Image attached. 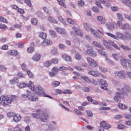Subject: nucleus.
<instances>
[{
	"instance_id": "69168bd1",
	"label": "nucleus",
	"mask_w": 131,
	"mask_h": 131,
	"mask_svg": "<svg viewBox=\"0 0 131 131\" xmlns=\"http://www.w3.org/2000/svg\"><path fill=\"white\" fill-rule=\"evenodd\" d=\"M92 10L94 12L96 13H98L99 11V9L96 7L95 6H94L92 8Z\"/></svg>"
},
{
	"instance_id": "5fc2aeb1",
	"label": "nucleus",
	"mask_w": 131,
	"mask_h": 131,
	"mask_svg": "<svg viewBox=\"0 0 131 131\" xmlns=\"http://www.w3.org/2000/svg\"><path fill=\"white\" fill-rule=\"evenodd\" d=\"M78 4L79 6H83L84 5V2L83 1L81 0L78 2Z\"/></svg>"
},
{
	"instance_id": "0eeeda50",
	"label": "nucleus",
	"mask_w": 131,
	"mask_h": 131,
	"mask_svg": "<svg viewBox=\"0 0 131 131\" xmlns=\"http://www.w3.org/2000/svg\"><path fill=\"white\" fill-rule=\"evenodd\" d=\"M86 60L89 64L92 67H96L98 66L96 62L91 58L88 57L86 58Z\"/></svg>"
},
{
	"instance_id": "49530a36",
	"label": "nucleus",
	"mask_w": 131,
	"mask_h": 131,
	"mask_svg": "<svg viewBox=\"0 0 131 131\" xmlns=\"http://www.w3.org/2000/svg\"><path fill=\"white\" fill-rule=\"evenodd\" d=\"M84 80H85L86 81L88 82H90V80L89 78L86 76H82L81 77Z\"/></svg>"
},
{
	"instance_id": "680f3d73",
	"label": "nucleus",
	"mask_w": 131,
	"mask_h": 131,
	"mask_svg": "<svg viewBox=\"0 0 131 131\" xmlns=\"http://www.w3.org/2000/svg\"><path fill=\"white\" fill-rule=\"evenodd\" d=\"M91 89V88L90 86H89L88 87H84L83 88V90L85 92H88L89 91L90 89Z\"/></svg>"
},
{
	"instance_id": "4c0bfd02",
	"label": "nucleus",
	"mask_w": 131,
	"mask_h": 131,
	"mask_svg": "<svg viewBox=\"0 0 131 131\" xmlns=\"http://www.w3.org/2000/svg\"><path fill=\"white\" fill-rule=\"evenodd\" d=\"M106 60L107 63L111 65L114 64L113 62L110 59L105 56Z\"/></svg>"
},
{
	"instance_id": "6e6d98bb",
	"label": "nucleus",
	"mask_w": 131,
	"mask_h": 131,
	"mask_svg": "<svg viewBox=\"0 0 131 131\" xmlns=\"http://www.w3.org/2000/svg\"><path fill=\"white\" fill-rule=\"evenodd\" d=\"M49 75L51 77H53L56 76L57 74L56 72H54L53 71L50 72L49 73Z\"/></svg>"
},
{
	"instance_id": "aec40b11",
	"label": "nucleus",
	"mask_w": 131,
	"mask_h": 131,
	"mask_svg": "<svg viewBox=\"0 0 131 131\" xmlns=\"http://www.w3.org/2000/svg\"><path fill=\"white\" fill-rule=\"evenodd\" d=\"M128 60L124 59H122L121 60V63L124 68L126 67L127 63H128Z\"/></svg>"
},
{
	"instance_id": "f3484780",
	"label": "nucleus",
	"mask_w": 131,
	"mask_h": 131,
	"mask_svg": "<svg viewBox=\"0 0 131 131\" xmlns=\"http://www.w3.org/2000/svg\"><path fill=\"white\" fill-rule=\"evenodd\" d=\"M7 52L8 54L11 56H15L18 54V52L15 50H10Z\"/></svg>"
},
{
	"instance_id": "0e129e2a",
	"label": "nucleus",
	"mask_w": 131,
	"mask_h": 131,
	"mask_svg": "<svg viewBox=\"0 0 131 131\" xmlns=\"http://www.w3.org/2000/svg\"><path fill=\"white\" fill-rule=\"evenodd\" d=\"M125 128V126L121 124L118 125L117 126V128L119 129H124Z\"/></svg>"
},
{
	"instance_id": "603ef678",
	"label": "nucleus",
	"mask_w": 131,
	"mask_h": 131,
	"mask_svg": "<svg viewBox=\"0 0 131 131\" xmlns=\"http://www.w3.org/2000/svg\"><path fill=\"white\" fill-rule=\"evenodd\" d=\"M17 85L19 87L22 88L25 86H27V85L25 83H21L18 84Z\"/></svg>"
},
{
	"instance_id": "e433bc0d",
	"label": "nucleus",
	"mask_w": 131,
	"mask_h": 131,
	"mask_svg": "<svg viewBox=\"0 0 131 131\" xmlns=\"http://www.w3.org/2000/svg\"><path fill=\"white\" fill-rule=\"evenodd\" d=\"M103 43L105 47L108 49H110L111 47L109 46V42L106 41V40H103Z\"/></svg>"
},
{
	"instance_id": "7c9ffc66",
	"label": "nucleus",
	"mask_w": 131,
	"mask_h": 131,
	"mask_svg": "<svg viewBox=\"0 0 131 131\" xmlns=\"http://www.w3.org/2000/svg\"><path fill=\"white\" fill-rule=\"evenodd\" d=\"M46 125L48 126L49 129L51 130H53L55 129V128L52 126V125H51V124L49 123H46Z\"/></svg>"
},
{
	"instance_id": "393cba45",
	"label": "nucleus",
	"mask_w": 131,
	"mask_h": 131,
	"mask_svg": "<svg viewBox=\"0 0 131 131\" xmlns=\"http://www.w3.org/2000/svg\"><path fill=\"white\" fill-rule=\"evenodd\" d=\"M92 44L94 46L101 48L102 49L103 48V46L102 45L99 43L97 42L96 41H93V42Z\"/></svg>"
},
{
	"instance_id": "5701e85b",
	"label": "nucleus",
	"mask_w": 131,
	"mask_h": 131,
	"mask_svg": "<svg viewBox=\"0 0 131 131\" xmlns=\"http://www.w3.org/2000/svg\"><path fill=\"white\" fill-rule=\"evenodd\" d=\"M107 27L109 30H111L114 29L115 27L113 24L110 23L107 25Z\"/></svg>"
},
{
	"instance_id": "a18cd8bd",
	"label": "nucleus",
	"mask_w": 131,
	"mask_h": 131,
	"mask_svg": "<svg viewBox=\"0 0 131 131\" xmlns=\"http://www.w3.org/2000/svg\"><path fill=\"white\" fill-rule=\"evenodd\" d=\"M34 48L32 47H30L27 48V51L28 52L32 53L34 51Z\"/></svg>"
},
{
	"instance_id": "c85d7f7f",
	"label": "nucleus",
	"mask_w": 131,
	"mask_h": 131,
	"mask_svg": "<svg viewBox=\"0 0 131 131\" xmlns=\"http://www.w3.org/2000/svg\"><path fill=\"white\" fill-rule=\"evenodd\" d=\"M112 57L116 60L118 61L120 57L119 54L118 53H114L112 54Z\"/></svg>"
},
{
	"instance_id": "f03ea898",
	"label": "nucleus",
	"mask_w": 131,
	"mask_h": 131,
	"mask_svg": "<svg viewBox=\"0 0 131 131\" xmlns=\"http://www.w3.org/2000/svg\"><path fill=\"white\" fill-rule=\"evenodd\" d=\"M17 97L16 96H12L11 97H7L3 96L1 97L0 100L4 105L5 106L10 104L14 100H16Z\"/></svg>"
},
{
	"instance_id": "412c9836",
	"label": "nucleus",
	"mask_w": 131,
	"mask_h": 131,
	"mask_svg": "<svg viewBox=\"0 0 131 131\" xmlns=\"http://www.w3.org/2000/svg\"><path fill=\"white\" fill-rule=\"evenodd\" d=\"M21 118L19 115L15 114L13 117V119L15 122H18L19 121Z\"/></svg>"
},
{
	"instance_id": "3c124183",
	"label": "nucleus",
	"mask_w": 131,
	"mask_h": 131,
	"mask_svg": "<svg viewBox=\"0 0 131 131\" xmlns=\"http://www.w3.org/2000/svg\"><path fill=\"white\" fill-rule=\"evenodd\" d=\"M99 68L100 70L103 72H106L107 71V70L106 68L102 67V66H100L99 67Z\"/></svg>"
},
{
	"instance_id": "c9c22d12",
	"label": "nucleus",
	"mask_w": 131,
	"mask_h": 131,
	"mask_svg": "<svg viewBox=\"0 0 131 131\" xmlns=\"http://www.w3.org/2000/svg\"><path fill=\"white\" fill-rule=\"evenodd\" d=\"M97 50L99 53L101 55L105 57L106 56V53L104 51L100 49H98Z\"/></svg>"
},
{
	"instance_id": "473e14b6",
	"label": "nucleus",
	"mask_w": 131,
	"mask_h": 131,
	"mask_svg": "<svg viewBox=\"0 0 131 131\" xmlns=\"http://www.w3.org/2000/svg\"><path fill=\"white\" fill-rule=\"evenodd\" d=\"M118 106L122 109H127V106L125 104L119 103L118 104Z\"/></svg>"
},
{
	"instance_id": "6ab92c4d",
	"label": "nucleus",
	"mask_w": 131,
	"mask_h": 131,
	"mask_svg": "<svg viewBox=\"0 0 131 131\" xmlns=\"http://www.w3.org/2000/svg\"><path fill=\"white\" fill-rule=\"evenodd\" d=\"M28 100L31 101H37L38 98L36 96H29L28 97Z\"/></svg>"
},
{
	"instance_id": "6e6552de",
	"label": "nucleus",
	"mask_w": 131,
	"mask_h": 131,
	"mask_svg": "<svg viewBox=\"0 0 131 131\" xmlns=\"http://www.w3.org/2000/svg\"><path fill=\"white\" fill-rule=\"evenodd\" d=\"M117 23L119 27L122 29H127L130 28L129 25L127 24H123L122 22L119 21H118Z\"/></svg>"
},
{
	"instance_id": "ddd939ff",
	"label": "nucleus",
	"mask_w": 131,
	"mask_h": 131,
	"mask_svg": "<svg viewBox=\"0 0 131 131\" xmlns=\"http://www.w3.org/2000/svg\"><path fill=\"white\" fill-rule=\"evenodd\" d=\"M123 96V95L119 92H117L115 94V95L114 96V99L115 101L117 102L118 101L119 99L122 98Z\"/></svg>"
},
{
	"instance_id": "774afa93",
	"label": "nucleus",
	"mask_w": 131,
	"mask_h": 131,
	"mask_svg": "<svg viewBox=\"0 0 131 131\" xmlns=\"http://www.w3.org/2000/svg\"><path fill=\"white\" fill-rule=\"evenodd\" d=\"M97 30L102 35H103L104 34V32L102 27H100L99 29H97Z\"/></svg>"
},
{
	"instance_id": "4d7b16f0",
	"label": "nucleus",
	"mask_w": 131,
	"mask_h": 131,
	"mask_svg": "<svg viewBox=\"0 0 131 131\" xmlns=\"http://www.w3.org/2000/svg\"><path fill=\"white\" fill-rule=\"evenodd\" d=\"M15 114V113L13 112H8L7 114V115L8 117L10 118L11 117H14Z\"/></svg>"
},
{
	"instance_id": "b1692460",
	"label": "nucleus",
	"mask_w": 131,
	"mask_h": 131,
	"mask_svg": "<svg viewBox=\"0 0 131 131\" xmlns=\"http://www.w3.org/2000/svg\"><path fill=\"white\" fill-rule=\"evenodd\" d=\"M48 19L51 23H57V21L53 17H49Z\"/></svg>"
},
{
	"instance_id": "20e7f679",
	"label": "nucleus",
	"mask_w": 131,
	"mask_h": 131,
	"mask_svg": "<svg viewBox=\"0 0 131 131\" xmlns=\"http://www.w3.org/2000/svg\"><path fill=\"white\" fill-rule=\"evenodd\" d=\"M35 90L36 93L38 95H41L42 94H43V96H44L48 97L51 99H52V97L49 95H47L46 94H44L45 91L42 88L39 86H37L36 89H35Z\"/></svg>"
},
{
	"instance_id": "a878e982",
	"label": "nucleus",
	"mask_w": 131,
	"mask_h": 131,
	"mask_svg": "<svg viewBox=\"0 0 131 131\" xmlns=\"http://www.w3.org/2000/svg\"><path fill=\"white\" fill-rule=\"evenodd\" d=\"M27 86H28L32 90H34L35 89L34 85L32 82L30 81Z\"/></svg>"
},
{
	"instance_id": "f257e3e1",
	"label": "nucleus",
	"mask_w": 131,
	"mask_h": 131,
	"mask_svg": "<svg viewBox=\"0 0 131 131\" xmlns=\"http://www.w3.org/2000/svg\"><path fill=\"white\" fill-rule=\"evenodd\" d=\"M46 110L43 111L40 109L37 110V113L31 114L32 117L35 118L40 119V120L42 122H48V118L49 117V116L47 114H46Z\"/></svg>"
},
{
	"instance_id": "8fccbe9b",
	"label": "nucleus",
	"mask_w": 131,
	"mask_h": 131,
	"mask_svg": "<svg viewBox=\"0 0 131 131\" xmlns=\"http://www.w3.org/2000/svg\"><path fill=\"white\" fill-rule=\"evenodd\" d=\"M17 76L20 78H24L25 77L24 74L21 72L18 73L17 74Z\"/></svg>"
},
{
	"instance_id": "423d86ee",
	"label": "nucleus",
	"mask_w": 131,
	"mask_h": 131,
	"mask_svg": "<svg viewBox=\"0 0 131 131\" xmlns=\"http://www.w3.org/2000/svg\"><path fill=\"white\" fill-rule=\"evenodd\" d=\"M114 74L118 78L121 79H124L125 78L126 73L124 71L121 70L115 71Z\"/></svg>"
},
{
	"instance_id": "72a5a7b5",
	"label": "nucleus",
	"mask_w": 131,
	"mask_h": 131,
	"mask_svg": "<svg viewBox=\"0 0 131 131\" xmlns=\"http://www.w3.org/2000/svg\"><path fill=\"white\" fill-rule=\"evenodd\" d=\"M106 34L108 36L113 38L114 39H117V37L114 35L112 34L110 32H106Z\"/></svg>"
},
{
	"instance_id": "864d4df0",
	"label": "nucleus",
	"mask_w": 131,
	"mask_h": 131,
	"mask_svg": "<svg viewBox=\"0 0 131 131\" xmlns=\"http://www.w3.org/2000/svg\"><path fill=\"white\" fill-rule=\"evenodd\" d=\"M27 74L30 78H34L33 74L30 71H28L27 72Z\"/></svg>"
},
{
	"instance_id": "dca6fc26",
	"label": "nucleus",
	"mask_w": 131,
	"mask_h": 131,
	"mask_svg": "<svg viewBox=\"0 0 131 131\" xmlns=\"http://www.w3.org/2000/svg\"><path fill=\"white\" fill-rule=\"evenodd\" d=\"M88 73L90 75L96 77L100 75V73L99 72L97 71H95L94 70L89 71Z\"/></svg>"
},
{
	"instance_id": "9d476101",
	"label": "nucleus",
	"mask_w": 131,
	"mask_h": 131,
	"mask_svg": "<svg viewBox=\"0 0 131 131\" xmlns=\"http://www.w3.org/2000/svg\"><path fill=\"white\" fill-rule=\"evenodd\" d=\"M100 125L102 127H104V129L107 130L108 129L111 127V125L104 121L101 122Z\"/></svg>"
},
{
	"instance_id": "a19ab883",
	"label": "nucleus",
	"mask_w": 131,
	"mask_h": 131,
	"mask_svg": "<svg viewBox=\"0 0 131 131\" xmlns=\"http://www.w3.org/2000/svg\"><path fill=\"white\" fill-rule=\"evenodd\" d=\"M14 131H22L21 128V125L18 124L14 128Z\"/></svg>"
},
{
	"instance_id": "bf43d9fd",
	"label": "nucleus",
	"mask_w": 131,
	"mask_h": 131,
	"mask_svg": "<svg viewBox=\"0 0 131 131\" xmlns=\"http://www.w3.org/2000/svg\"><path fill=\"white\" fill-rule=\"evenodd\" d=\"M57 1L60 5L64 7H66V6L65 4L63 2V1H60L58 0H57Z\"/></svg>"
},
{
	"instance_id": "e2e57ef3",
	"label": "nucleus",
	"mask_w": 131,
	"mask_h": 131,
	"mask_svg": "<svg viewBox=\"0 0 131 131\" xmlns=\"http://www.w3.org/2000/svg\"><path fill=\"white\" fill-rule=\"evenodd\" d=\"M51 64L50 61H48L45 62L44 63V65L46 67H48L50 66Z\"/></svg>"
},
{
	"instance_id": "de8ad7c7",
	"label": "nucleus",
	"mask_w": 131,
	"mask_h": 131,
	"mask_svg": "<svg viewBox=\"0 0 131 131\" xmlns=\"http://www.w3.org/2000/svg\"><path fill=\"white\" fill-rule=\"evenodd\" d=\"M25 3L28 5L30 7L31 6V3L30 0H24Z\"/></svg>"
},
{
	"instance_id": "39448f33",
	"label": "nucleus",
	"mask_w": 131,
	"mask_h": 131,
	"mask_svg": "<svg viewBox=\"0 0 131 131\" xmlns=\"http://www.w3.org/2000/svg\"><path fill=\"white\" fill-rule=\"evenodd\" d=\"M84 26L85 29L87 31H88L90 30L91 31L92 33L95 37L99 39L101 38V36H100L99 34L97 32H95L94 29L91 28L87 23L84 24Z\"/></svg>"
},
{
	"instance_id": "f704fd0d",
	"label": "nucleus",
	"mask_w": 131,
	"mask_h": 131,
	"mask_svg": "<svg viewBox=\"0 0 131 131\" xmlns=\"http://www.w3.org/2000/svg\"><path fill=\"white\" fill-rule=\"evenodd\" d=\"M106 34L108 36L113 38L114 39H117V37L114 35L112 34L110 32H106Z\"/></svg>"
},
{
	"instance_id": "09e8293b",
	"label": "nucleus",
	"mask_w": 131,
	"mask_h": 131,
	"mask_svg": "<svg viewBox=\"0 0 131 131\" xmlns=\"http://www.w3.org/2000/svg\"><path fill=\"white\" fill-rule=\"evenodd\" d=\"M113 84H115L118 86H121L120 83L115 80H113Z\"/></svg>"
},
{
	"instance_id": "4be33fe9",
	"label": "nucleus",
	"mask_w": 131,
	"mask_h": 131,
	"mask_svg": "<svg viewBox=\"0 0 131 131\" xmlns=\"http://www.w3.org/2000/svg\"><path fill=\"white\" fill-rule=\"evenodd\" d=\"M116 35L118 37L122 39H124L126 38V36H124L123 34L119 32H116Z\"/></svg>"
},
{
	"instance_id": "37998d69",
	"label": "nucleus",
	"mask_w": 131,
	"mask_h": 131,
	"mask_svg": "<svg viewBox=\"0 0 131 131\" xmlns=\"http://www.w3.org/2000/svg\"><path fill=\"white\" fill-rule=\"evenodd\" d=\"M75 58L77 60H80L81 58V56L80 54L79 53H76L75 54Z\"/></svg>"
},
{
	"instance_id": "9b49d317",
	"label": "nucleus",
	"mask_w": 131,
	"mask_h": 131,
	"mask_svg": "<svg viewBox=\"0 0 131 131\" xmlns=\"http://www.w3.org/2000/svg\"><path fill=\"white\" fill-rule=\"evenodd\" d=\"M84 53L85 54V53ZM86 53L89 54L90 56L93 57H95L97 56L96 52L94 51L92 49H88L86 52Z\"/></svg>"
},
{
	"instance_id": "c756f323",
	"label": "nucleus",
	"mask_w": 131,
	"mask_h": 131,
	"mask_svg": "<svg viewBox=\"0 0 131 131\" xmlns=\"http://www.w3.org/2000/svg\"><path fill=\"white\" fill-rule=\"evenodd\" d=\"M60 84L59 82L58 81H54L52 83L51 85L53 87H56L59 85Z\"/></svg>"
},
{
	"instance_id": "2f4dec72",
	"label": "nucleus",
	"mask_w": 131,
	"mask_h": 131,
	"mask_svg": "<svg viewBox=\"0 0 131 131\" xmlns=\"http://www.w3.org/2000/svg\"><path fill=\"white\" fill-rule=\"evenodd\" d=\"M122 2L126 5H131V1L130 0H123Z\"/></svg>"
},
{
	"instance_id": "cd10ccee",
	"label": "nucleus",
	"mask_w": 131,
	"mask_h": 131,
	"mask_svg": "<svg viewBox=\"0 0 131 131\" xmlns=\"http://www.w3.org/2000/svg\"><path fill=\"white\" fill-rule=\"evenodd\" d=\"M56 29L57 32L60 34H64L65 33V30L62 28H60L57 27L56 28Z\"/></svg>"
},
{
	"instance_id": "2eb2a0df",
	"label": "nucleus",
	"mask_w": 131,
	"mask_h": 131,
	"mask_svg": "<svg viewBox=\"0 0 131 131\" xmlns=\"http://www.w3.org/2000/svg\"><path fill=\"white\" fill-rule=\"evenodd\" d=\"M40 57L41 56L40 54L36 53L33 56L32 59L34 61L37 62L40 60Z\"/></svg>"
},
{
	"instance_id": "7ed1b4c3",
	"label": "nucleus",
	"mask_w": 131,
	"mask_h": 131,
	"mask_svg": "<svg viewBox=\"0 0 131 131\" xmlns=\"http://www.w3.org/2000/svg\"><path fill=\"white\" fill-rule=\"evenodd\" d=\"M117 90L123 95H127L129 92H131V88L128 85L125 84L121 88H118Z\"/></svg>"
},
{
	"instance_id": "338daca9",
	"label": "nucleus",
	"mask_w": 131,
	"mask_h": 131,
	"mask_svg": "<svg viewBox=\"0 0 131 131\" xmlns=\"http://www.w3.org/2000/svg\"><path fill=\"white\" fill-rule=\"evenodd\" d=\"M26 65L25 63H24L21 65V68L23 70L26 71L27 70L26 68Z\"/></svg>"
},
{
	"instance_id": "052dcab7",
	"label": "nucleus",
	"mask_w": 131,
	"mask_h": 131,
	"mask_svg": "<svg viewBox=\"0 0 131 131\" xmlns=\"http://www.w3.org/2000/svg\"><path fill=\"white\" fill-rule=\"evenodd\" d=\"M97 19L100 22L103 21L105 20L103 17H97Z\"/></svg>"
},
{
	"instance_id": "a211bd4d",
	"label": "nucleus",
	"mask_w": 131,
	"mask_h": 131,
	"mask_svg": "<svg viewBox=\"0 0 131 131\" xmlns=\"http://www.w3.org/2000/svg\"><path fill=\"white\" fill-rule=\"evenodd\" d=\"M63 59L67 62H70L71 61L72 59L70 56H68L66 54H63L62 55Z\"/></svg>"
},
{
	"instance_id": "79ce46f5",
	"label": "nucleus",
	"mask_w": 131,
	"mask_h": 131,
	"mask_svg": "<svg viewBox=\"0 0 131 131\" xmlns=\"http://www.w3.org/2000/svg\"><path fill=\"white\" fill-rule=\"evenodd\" d=\"M119 46L121 48L125 50L129 51L130 50V48L127 46L123 45H120Z\"/></svg>"
},
{
	"instance_id": "c03bdc74",
	"label": "nucleus",
	"mask_w": 131,
	"mask_h": 131,
	"mask_svg": "<svg viewBox=\"0 0 131 131\" xmlns=\"http://www.w3.org/2000/svg\"><path fill=\"white\" fill-rule=\"evenodd\" d=\"M31 21L32 24L33 25H36L37 23V20L35 18H32Z\"/></svg>"
},
{
	"instance_id": "ea45409f",
	"label": "nucleus",
	"mask_w": 131,
	"mask_h": 131,
	"mask_svg": "<svg viewBox=\"0 0 131 131\" xmlns=\"http://www.w3.org/2000/svg\"><path fill=\"white\" fill-rule=\"evenodd\" d=\"M39 36L43 39H44L46 38L47 35L46 33L42 32L40 34Z\"/></svg>"
},
{
	"instance_id": "58836bf2",
	"label": "nucleus",
	"mask_w": 131,
	"mask_h": 131,
	"mask_svg": "<svg viewBox=\"0 0 131 131\" xmlns=\"http://www.w3.org/2000/svg\"><path fill=\"white\" fill-rule=\"evenodd\" d=\"M50 34L53 37H56L57 35L54 31L52 30H49Z\"/></svg>"
},
{
	"instance_id": "4468645a",
	"label": "nucleus",
	"mask_w": 131,
	"mask_h": 131,
	"mask_svg": "<svg viewBox=\"0 0 131 131\" xmlns=\"http://www.w3.org/2000/svg\"><path fill=\"white\" fill-rule=\"evenodd\" d=\"M72 28L73 30L75 31L77 35L81 37L83 36V35L82 34L81 31L79 29L75 27H73Z\"/></svg>"
},
{
	"instance_id": "13d9d810",
	"label": "nucleus",
	"mask_w": 131,
	"mask_h": 131,
	"mask_svg": "<svg viewBox=\"0 0 131 131\" xmlns=\"http://www.w3.org/2000/svg\"><path fill=\"white\" fill-rule=\"evenodd\" d=\"M58 19L60 21L64 24H66V21L65 19L63 18L62 17H59Z\"/></svg>"
},
{
	"instance_id": "f8f14e48",
	"label": "nucleus",
	"mask_w": 131,
	"mask_h": 131,
	"mask_svg": "<svg viewBox=\"0 0 131 131\" xmlns=\"http://www.w3.org/2000/svg\"><path fill=\"white\" fill-rule=\"evenodd\" d=\"M95 4L99 8H102V7L101 5V3L103 4L106 3L105 2L104 0H95Z\"/></svg>"
},
{
	"instance_id": "1a4fd4ad",
	"label": "nucleus",
	"mask_w": 131,
	"mask_h": 131,
	"mask_svg": "<svg viewBox=\"0 0 131 131\" xmlns=\"http://www.w3.org/2000/svg\"><path fill=\"white\" fill-rule=\"evenodd\" d=\"M99 84L101 85V88L102 89L105 90H107V88H106L107 84L105 80L102 79L100 80L99 81Z\"/></svg>"
},
{
	"instance_id": "bb28decb",
	"label": "nucleus",
	"mask_w": 131,
	"mask_h": 131,
	"mask_svg": "<svg viewBox=\"0 0 131 131\" xmlns=\"http://www.w3.org/2000/svg\"><path fill=\"white\" fill-rule=\"evenodd\" d=\"M109 44L110 45L115 48L118 49V50L120 49V48L117 45L115 44L114 42L111 41H108Z\"/></svg>"
}]
</instances>
